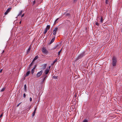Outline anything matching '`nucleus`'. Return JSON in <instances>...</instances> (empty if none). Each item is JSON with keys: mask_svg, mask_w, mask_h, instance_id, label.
Segmentation results:
<instances>
[{"mask_svg": "<svg viewBox=\"0 0 122 122\" xmlns=\"http://www.w3.org/2000/svg\"><path fill=\"white\" fill-rule=\"evenodd\" d=\"M46 28H47V30H49L50 29V25H48L46 27Z\"/></svg>", "mask_w": 122, "mask_h": 122, "instance_id": "aec40b11", "label": "nucleus"}, {"mask_svg": "<svg viewBox=\"0 0 122 122\" xmlns=\"http://www.w3.org/2000/svg\"><path fill=\"white\" fill-rule=\"evenodd\" d=\"M30 71H27V72L26 73L25 77L28 76V75L30 74Z\"/></svg>", "mask_w": 122, "mask_h": 122, "instance_id": "1a4fd4ad", "label": "nucleus"}, {"mask_svg": "<svg viewBox=\"0 0 122 122\" xmlns=\"http://www.w3.org/2000/svg\"><path fill=\"white\" fill-rule=\"evenodd\" d=\"M24 15V14H23L21 15V17H23Z\"/></svg>", "mask_w": 122, "mask_h": 122, "instance_id": "4c0bfd02", "label": "nucleus"}, {"mask_svg": "<svg viewBox=\"0 0 122 122\" xmlns=\"http://www.w3.org/2000/svg\"><path fill=\"white\" fill-rule=\"evenodd\" d=\"M2 71V69H1L0 70V73H1Z\"/></svg>", "mask_w": 122, "mask_h": 122, "instance_id": "58836bf2", "label": "nucleus"}, {"mask_svg": "<svg viewBox=\"0 0 122 122\" xmlns=\"http://www.w3.org/2000/svg\"><path fill=\"white\" fill-rule=\"evenodd\" d=\"M21 103V102H20V103H19V104H18L17 106V107H18L20 105V104Z\"/></svg>", "mask_w": 122, "mask_h": 122, "instance_id": "72a5a7b5", "label": "nucleus"}, {"mask_svg": "<svg viewBox=\"0 0 122 122\" xmlns=\"http://www.w3.org/2000/svg\"><path fill=\"white\" fill-rule=\"evenodd\" d=\"M95 24L97 26H98L99 25V24L97 22H96V23Z\"/></svg>", "mask_w": 122, "mask_h": 122, "instance_id": "c756f323", "label": "nucleus"}, {"mask_svg": "<svg viewBox=\"0 0 122 122\" xmlns=\"http://www.w3.org/2000/svg\"><path fill=\"white\" fill-rule=\"evenodd\" d=\"M2 114H1L0 116V117H1L2 116Z\"/></svg>", "mask_w": 122, "mask_h": 122, "instance_id": "79ce46f5", "label": "nucleus"}, {"mask_svg": "<svg viewBox=\"0 0 122 122\" xmlns=\"http://www.w3.org/2000/svg\"><path fill=\"white\" fill-rule=\"evenodd\" d=\"M37 109V107H36L35 108V110L33 112L32 114V116L33 117L35 116V114L36 113V110Z\"/></svg>", "mask_w": 122, "mask_h": 122, "instance_id": "0eeeda50", "label": "nucleus"}, {"mask_svg": "<svg viewBox=\"0 0 122 122\" xmlns=\"http://www.w3.org/2000/svg\"><path fill=\"white\" fill-rule=\"evenodd\" d=\"M69 15L70 14L69 13H67L66 14V16H69Z\"/></svg>", "mask_w": 122, "mask_h": 122, "instance_id": "473e14b6", "label": "nucleus"}, {"mask_svg": "<svg viewBox=\"0 0 122 122\" xmlns=\"http://www.w3.org/2000/svg\"><path fill=\"white\" fill-rule=\"evenodd\" d=\"M38 56L37 55L35 57V58L33 59V61H35L36 60H37V59H38Z\"/></svg>", "mask_w": 122, "mask_h": 122, "instance_id": "9b49d317", "label": "nucleus"}, {"mask_svg": "<svg viewBox=\"0 0 122 122\" xmlns=\"http://www.w3.org/2000/svg\"><path fill=\"white\" fill-rule=\"evenodd\" d=\"M44 77V78H45V79L46 77Z\"/></svg>", "mask_w": 122, "mask_h": 122, "instance_id": "37998d69", "label": "nucleus"}, {"mask_svg": "<svg viewBox=\"0 0 122 122\" xmlns=\"http://www.w3.org/2000/svg\"><path fill=\"white\" fill-rule=\"evenodd\" d=\"M34 61H32V62L30 64V65L29 66V69L33 65V62Z\"/></svg>", "mask_w": 122, "mask_h": 122, "instance_id": "4468645a", "label": "nucleus"}, {"mask_svg": "<svg viewBox=\"0 0 122 122\" xmlns=\"http://www.w3.org/2000/svg\"><path fill=\"white\" fill-rule=\"evenodd\" d=\"M59 19V18H57L55 21L54 24H55L56 23H57L58 22V21H57V20H58Z\"/></svg>", "mask_w": 122, "mask_h": 122, "instance_id": "2eb2a0df", "label": "nucleus"}, {"mask_svg": "<svg viewBox=\"0 0 122 122\" xmlns=\"http://www.w3.org/2000/svg\"><path fill=\"white\" fill-rule=\"evenodd\" d=\"M45 78H43L42 79V83H43L45 80Z\"/></svg>", "mask_w": 122, "mask_h": 122, "instance_id": "393cba45", "label": "nucleus"}, {"mask_svg": "<svg viewBox=\"0 0 122 122\" xmlns=\"http://www.w3.org/2000/svg\"><path fill=\"white\" fill-rule=\"evenodd\" d=\"M61 50L59 51L58 52V55L59 56L60 55V53H61Z\"/></svg>", "mask_w": 122, "mask_h": 122, "instance_id": "bb28decb", "label": "nucleus"}, {"mask_svg": "<svg viewBox=\"0 0 122 122\" xmlns=\"http://www.w3.org/2000/svg\"><path fill=\"white\" fill-rule=\"evenodd\" d=\"M58 29V28L57 27H56L53 30V35H55L57 33Z\"/></svg>", "mask_w": 122, "mask_h": 122, "instance_id": "39448f33", "label": "nucleus"}, {"mask_svg": "<svg viewBox=\"0 0 122 122\" xmlns=\"http://www.w3.org/2000/svg\"><path fill=\"white\" fill-rule=\"evenodd\" d=\"M19 23H20V24H21V21H20V22H19Z\"/></svg>", "mask_w": 122, "mask_h": 122, "instance_id": "c03bdc74", "label": "nucleus"}, {"mask_svg": "<svg viewBox=\"0 0 122 122\" xmlns=\"http://www.w3.org/2000/svg\"><path fill=\"white\" fill-rule=\"evenodd\" d=\"M46 74H44L43 77H46L47 76L46 75Z\"/></svg>", "mask_w": 122, "mask_h": 122, "instance_id": "f704fd0d", "label": "nucleus"}, {"mask_svg": "<svg viewBox=\"0 0 122 122\" xmlns=\"http://www.w3.org/2000/svg\"><path fill=\"white\" fill-rule=\"evenodd\" d=\"M58 46V45H56V46H54V47L53 48V49H56V48Z\"/></svg>", "mask_w": 122, "mask_h": 122, "instance_id": "a878e982", "label": "nucleus"}, {"mask_svg": "<svg viewBox=\"0 0 122 122\" xmlns=\"http://www.w3.org/2000/svg\"><path fill=\"white\" fill-rule=\"evenodd\" d=\"M57 77L56 76H55L53 77L55 79H56L57 78Z\"/></svg>", "mask_w": 122, "mask_h": 122, "instance_id": "7c9ffc66", "label": "nucleus"}, {"mask_svg": "<svg viewBox=\"0 0 122 122\" xmlns=\"http://www.w3.org/2000/svg\"><path fill=\"white\" fill-rule=\"evenodd\" d=\"M35 67H36V66H34V67L32 69L35 70Z\"/></svg>", "mask_w": 122, "mask_h": 122, "instance_id": "ea45409f", "label": "nucleus"}, {"mask_svg": "<svg viewBox=\"0 0 122 122\" xmlns=\"http://www.w3.org/2000/svg\"><path fill=\"white\" fill-rule=\"evenodd\" d=\"M88 121L87 119H85L82 122H88Z\"/></svg>", "mask_w": 122, "mask_h": 122, "instance_id": "6ab92c4d", "label": "nucleus"}, {"mask_svg": "<svg viewBox=\"0 0 122 122\" xmlns=\"http://www.w3.org/2000/svg\"><path fill=\"white\" fill-rule=\"evenodd\" d=\"M34 70L32 69L31 71V73L32 75H33V73H34Z\"/></svg>", "mask_w": 122, "mask_h": 122, "instance_id": "4be33fe9", "label": "nucleus"}, {"mask_svg": "<svg viewBox=\"0 0 122 122\" xmlns=\"http://www.w3.org/2000/svg\"><path fill=\"white\" fill-rule=\"evenodd\" d=\"M31 106H30L27 109V110H30V108Z\"/></svg>", "mask_w": 122, "mask_h": 122, "instance_id": "c85d7f7f", "label": "nucleus"}, {"mask_svg": "<svg viewBox=\"0 0 122 122\" xmlns=\"http://www.w3.org/2000/svg\"><path fill=\"white\" fill-rule=\"evenodd\" d=\"M45 66H46V64H45Z\"/></svg>", "mask_w": 122, "mask_h": 122, "instance_id": "49530a36", "label": "nucleus"}, {"mask_svg": "<svg viewBox=\"0 0 122 122\" xmlns=\"http://www.w3.org/2000/svg\"><path fill=\"white\" fill-rule=\"evenodd\" d=\"M55 37L52 38L51 41H50V44H51L54 41L55 39Z\"/></svg>", "mask_w": 122, "mask_h": 122, "instance_id": "9d476101", "label": "nucleus"}, {"mask_svg": "<svg viewBox=\"0 0 122 122\" xmlns=\"http://www.w3.org/2000/svg\"><path fill=\"white\" fill-rule=\"evenodd\" d=\"M35 67H36V66H34V67L32 69L35 70Z\"/></svg>", "mask_w": 122, "mask_h": 122, "instance_id": "a19ab883", "label": "nucleus"}, {"mask_svg": "<svg viewBox=\"0 0 122 122\" xmlns=\"http://www.w3.org/2000/svg\"><path fill=\"white\" fill-rule=\"evenodd\" d=\"M117 61L116 58L115 57H113L112 59V65L113 66H115L116 65Z\"/></svg>", "mask_w": 122, "mask_h": 122, "instance_id": "f257e3e1", "label": "nucleus"}, {"mask_svg": "<svg viewBox=\"0 0 122 122\" xmlns=\"http://www.w3.org/2000/svg\"><path fill=\"white\" fill-rule=\"evenodd\" d=\"M57 61V59H56L53 62V63L54 64Z\"/></svg>", "mask_w": 122, "mask_h": 122, "instance_id": "b1692460", "label": "nucleus"}, {"mask_svg": "<svg viewBox=\"0 0 122 122\" xmlns=\"http://www.w3.org/2000/svg\"><path fill=\"white\" fill-rule=\"evenodd\" d=\"M85 52H83L79 55L78 57V59L81 58L83 56H85Z\"/></svg>", "mask_w": 122, "mask_h": 122, "instance_id": "7ed1b4c3", "label": "nucleus"}, {"mask_svg": "<svg viewBox=\"0 0 122 122\" xmlns=\"http://www.w3.org/2000/svg\"><path fill=\"white\" fill-rule=\"evenodd\" d=\"M51 67V66H49V69H50Z\"/></svg>", "mask_w": 122, "mask_h": 122, "instance_id": "a18cd8bd", "label": "nucleus"}, {"mask_svg": "<svg viewBox=\"0 0 122 122\" xmlns=\"http://www.w3.org/2000/svg\"><path fill=\"white\" fill-rule=\"evenodd\" d=\"M103 21V19L102 17H101V19L100 22L101 23H102Z\"/></svg>", "mask_w": 122, "mask_h": 122, "instance_id": "412c9836", "label": "nucleus"}, {"mask_svg": "<svg viewBox=\"0 0 122 122\" xmlns=\"http://www.w3.org/2000/svg\"><path fill=\"white\" fill-rule=\"evenodd\" d=\"M105 3L106 4H109V1L108 0H105Z\"/></svg>", "mask_w": 122, "mask_h": 122, "instance_id": "a211bd4d", "label": "nucleus"}, {"mask_svg": "<svg viewBox=\"0 0 122 122\" xmlns=\"http://www.w3.org/2000/svg\"><path fill=\"white\" fill-rule=\"evenodd\" d=\"M42 53L45 54H46L48 53L47 50L44 47H43L42 48Z\"/></svg>", "mask_w": 122, "mask_h": 122, "instance_id": "f03ea898", "label": "nucleus"}, {"mask_svg": "<svg viewBox=\"0 0 122 122\" xmlns=\"http://www.w3.org/2000/svg\"><path fill=\"white\" fill-rule=\"evenodd\" d=\"M49 70L48 69H46V70L45 71V74H48V73L49 72Z\"/></svg>", "mask_w": 122, "mask_h": 122, "instance_id": "f8f14e48", "label": "nucleus"}, {"mask_svg": "<svg viewBox=\"0 0 122 122\" xmlns=\"http://www.w3.org/2000/svg\"><path fill=\"white\" fill-rule=\"evenodd\" d=\"M24 89L25 91H26V84L24 85Z\"/></svg>", "mask_w": 122, "mask_h": 122, "instance_id": "f3484780", "label": "nucleus"}, {"mask_svg": "<svg viewBox=\"0 0 122 122\" xmlns=\"http://www.w3.org/2000/svg\"><path fill=\"white\" fill-rule=\"evenodd\" d=\"M47 28H46L44 30V34H45L46 33L47 31Z\"/></svg>", "mask_w": 122, "mask_h": 122, "instance_id": "ddd939ff", "label": "nucleus"}, {"mask_svg": "<svg viewBox=\"0 0 122 122\" xmlns=\"http://www.w3.org/2000/svg\"><path fill=\"white\" fill-rule=\"evenodd\" d=\"M4 52V51H3V53Z\"/></svg>", "mask_w": 122, "mask_h": 122, "instance_id": "de8ad7c7", "label": "nucleus"}, {"mask_svg": "<svg viewBox=\"0 0 122 122\" xmlns=\"http://www.w3.org/2000/svg\"><path fill=\"white\" fill-rule=\"evenodd\" d=\"M36 1L35 0H34L33 2V5L35 3Z\"/></svg>", "mask_w": 122, "mask_h": 122, "instance_id": "2f4dec72", "label": "nucleus"}, {"mask_svg": "<svg viewBox=\"0 0 122 122\" xmlns=\"http://www.w3.org/2000/svg\"><path fill=\"white\" fill-rule=\"evenodd\" d=\"M22 10H21L19 13V14L18 15V16H19L21 15L22 14Z\"/></svg>", "mask_w": 122, "mask_h": 122, "instance_id": "dca6fc26", "label": "nucleus"}, {"mask_svg": "<svg viewBox=\"0 0 122 122\" xmlns=\"http://www.w3.org/2000/svg\"><path fill=\"white\" fill-rule=\"evenodd\" d=\"M12 8L11 7H10L5 12L4 14L5 15H7L8 13L10 11V10H11Z\"/></svg>", "mask_w": 122, "mask_h": 122, "instance_id": "423d86ee", "label": "nucleus"}, {"mask_svg": "<svg viewBox=\"0 0 122 122\" xmlns=\"http://www.w3.org/2000/svg\"><path fill=\"white\" fill-rule=\"evenodd\" d=\"M5 88L4 87L0 91L1 92H2L4 91L5 90Z\"/></svg>", "mask_w": 122, "mask_h": 122, "instance_id": "5701e85b", "label": "nucleus"}, {"mask_svg": "<svg viewBox=\"0 0 122 122\" xmlns=\"http://www.w3.org/2000/svg\"><path fill=\"white\" fill-rule=\"evenodd\" d=\"M30 101L31 102L32 100V99L31 97H30Z\"/></svg>", "mask_w": 122, "mask_h": 122, "instance_id": "c9c22d12", "label": "nucleus"}, {"mask_svg": "<svg viewBox=\"0 0 122 122\" xmlns=\"http://www.w3.org/2000/svg\"><path fill=\"white\" fill-rule=\"evenodd\" d=\"M43 72V71L42 70L38 72L37 74V77L38 78L42 74Z\"/></svg>", "mask_w": 122, "mask_h": 122, "instance_id": "20e7f679", "label": "nucleus"}, {"mask_svg": "<svg viewBox=\"0 0 122 122\" xmlns=\"http://www.w3.org/2000/svg\"><path fill=\"white\" fill-rule=\"evenodd\" d=\"M31 49V46H30L29 48L28 49L27 51L26 52V53L27 54H28L29 52H30V51Z\"/></svg>", "mask_w": 122, "mask_h": 122, "instance_id": "6e6552de", "label": "nucleus"}, {"mask_svg": "<svg viewBox=\"0 0 122 122\" xmlns=\"http://www.w3.org/2000/svg\"><path fill=\"white\" fill-rule=\"evenodd\" d=\"M78 0H74V2H76Z\"/></svg>", "mask_w": 122, "mask_h": 122, "instance_id": "e433bc0d", "label": "nucleus"}, {"mask_svg": "<svg viewBox=\"0 0 122 122\" xmlns=\"http://www.w3.org/2000/svg\"><path fill=\"white\" fill-rule=\"evenodd\" d=\"M23 97L24 98H25L26 97V95L25 93H24L23 94Z\"/></svg>", "mask_w": 122, "mask_h": 122, "instance_id": "cd10ccee", "label": "nucleus"}]
</instances>
